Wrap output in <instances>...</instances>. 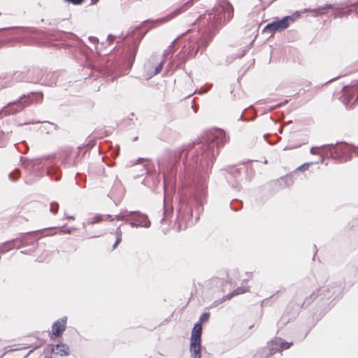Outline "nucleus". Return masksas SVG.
Segmentation results:
<instances>
[{
    "instance_id": "1",
    "label": "nucleus",
    "mask_w": 358,
    "mask_h": 358,
    "mask_svg": "<svg viewBox=\"0 0 358 358\" xmlns=\"http://www.w3.org/2000/svg\"><path fill=\"white\" fill-rule=\"evenodd\" d=\"M355 148L347 143H339L334 146L329 147V151L333 159L341 162H347L351 158V154Z\"/></svg>"
},
{
    "instance_id": "2",
    "label": "nucleus",
    "mask_w": 358,
    "mask_h": 358,
    "mask_svg": "<svg viewBox=\"0 0 358 358\" xmlns=\"http://www.w3.org/2000/svg\"><path fill=\"white\" fill-rule=\"evenodd\" d=\"M294 22V18L291 16H286L280 20H275L268 24L263 29L262 32L273 36L276 31H282L286 29L291 22Z\"/></svg>"
},
{
    "instance_id": "3",
    "label": "nucleus",
    "mask_w": 358,
    "mask_h": 358,
    "mask_svg": "<svg viewBox=\"0 0 358 358\" xmlns=\"http://www.w3.org/2000/svg\"><path fill=\"white\" fill-rule=\"evenodd\" d=\"M268 345V350L265 348L261 349L255 354L254 358H267L269 356L280 352L278 338L271 341Z\"/></svg>"
},
{
    "instance_id": "4",
    "label": "nucleus",
    "mask_w": 358,
    "mask_h": 358,
    "mask_svg": "<svg viewBox=\"0 0 358 358\" xmlns=\"http://www.w3.org/2000/svg\"><path fill=\"white\" fill-rule=\"evenodd\" d=\"M67 317L58 319L52 326V334L55 337H61L66 328Z\"/></svg>"
},
{
    "instance_id": "5",
    "label": "nucleus",
    "mask_w": 358,
    "mask_h": 358,
    "mask_svg": "<svg viewBox=\"0 0 358 358\" xmlns=\"http://www.w3.org/2000/svg\"><path fill=\"white\" fill-rule=\"evenodd\" d=\"M150 222L148 217L143 214L138 213L136 215L135 222H131L132 226H140L143 227H149Z\"/></svg>"
},
{
    "instance_id": "6",
    "label": "nucleus",
    "mask_w": 358,
    "mask_h": 358,
    "mask_svg": "<svg viewBox=\"0 0 358 358\" xmlns=\"http://www.w3.org/2000/svg\"><path fill=\"white\" fill-rule=\"evenodd\" d=\"M201 343L200 341L191 340L190 352L194 358H201Z\"/></svg>"
},
{
    "instance_id": "7",
    "label": "nucleus",
    "mask_w": 358,
    "mask_h": 358,
    "mask_svg": "<svg viewBox=\"0 0 358 358\" xmlns=\"http://www.w3.org/2000/svg\"><path fill=\"white\" fill-rule=\"evenodd\" d=\"M52 352L61 357L66 356L69 354V348L64 343L57 344L52 348Z\"/></svg>"
},
{
    "instance_id": "8",
    "label": "nucleus",
    "mask_w": 358,
    "mask_h": 358,
    "mask_svg": "<svg viewBox=\"0 0 358 358\" xmlns=\"http://www.w3.org/2000/svg\"><path fill=\"white\" fill-rule=\"evenodd\" d=\"M248 292H249V287H245V286L239 287L236 288V289H234L231 293L224 296L222 298L221 302L225 301L227 300H229L230 299H231L234 296H237V295H239V294H244V293H246Z\"/></svg>"
},
{
    "instance_id": "9",
    "label": "nucleus",
    "mask_w": 358,
    "mask_h": 358,
    "mask_svg": "<svg viewBox=\"0 0 358 358\" xmlns=\"http://www.w3.org/2000/svg\"><path fill=\"white\" fill-rule=\"evenodd\" d=\"M210 139L215 142L217 145L222 144L223 139L224 138V132L222 130H215L210 133Z\"/></svg>"
},
{
    "instance_id": "10",
    "label": "nucleus",
    "mask_w": 358,
    "mask_h": 358,
    "mask_svg": "<svg viewBox=\"0 0 358 358\" xmlns=\"http://www.w3.org/2000/svg\"><path fill=\"white\" fill-rule=\"evenodd\" d=\"M202 324L196 323L192 331L191 340L201 341Z\"/></svg>"
},
{
    "instance_id": "11",
    "label": "nucleus",
    "mask_w": 358,
    "mask_h": 358,
    "mask_svg": "<svg viewBox=\"0 0 358 358\" xmlns=\"http://www.w3.org/2000/svg\"><path fill=\"white\" fill-rule=\"evenodd\" d=\"M181 12L182 11L180 9L176 10L174 12L169 14L168 15H166L162 18L158 19L156 22L159 24L166 23L167 22L171 20L172 19H173L176 16H177L180 13H181Z\"/></svg>"
},
{
    "instance_id": "12",
    "label": "nucleus",
    "mask_w": 358,
    "mask_h": 358,
    "mask_svg": "<svg viewBox=\"0 0 358 358\" xmlns=\"http://www.w3.org/2000/svg\"><path fill=\"white\" fill-rule=\"evenodd\" d=\"M113 235L115 236V241L113 244V249H115L117 248L118 244L122 241V232L120 227L117 228Z\"/></svg>"
},
{
    "instance_id": "13",
    "label": "nucleus",
    "mask_w": 358,
    "mask_h": 358,
    "mask_svg": "<svg viewBox=\"0 0 358 358\" xmlns=\"http://www.w3.org/2000/svg\"><path fill=\"white\" fill-rule=\"evenodd\" d=\"M279 348H280V352L283 350L289 349L292 345L293 343H288L283 341L281 338H278Z\"/></svg>"
},
{
    "instance_id": "14",
    "label": "nucleus",
    "mask_w": 358,
    "mask_h": 358,
    "mask_svg": "<svg viewBox=\"0 0 358 358\" xmlns=\"http://www.w3.org/2000/svg\"><path fill=\"white\" fill-rule=\"evenodd\" d=\"M103 220V216L102 215H96L95 216H94L93 217H92L90 219V220L89 221V223L90 224H97V223H100Z\"/></svg>"
},
{
    "instance_id": "15",
    "label": "nucleus",
    "mask_w": 358,
    "mask_h": 358,
    "mask_svg": "<svg viewBox=\"0 0 358 358\" xmlns=\"http://www.w3.org/2000/svg\"><path fill=\"white\" fill-rule=\"evenodd\" d=\"M164 62H161L155 68L154 72L150 73V76L157 75L161 72L163 69Z\"/></svg>"
},
{
    "instance_id": "16",
    "label": "nucleus",
    "mask_w": 358,
    "mask_h": 358,
    "mask_svg": "<svg viewBox=\"0 0 358 358\" xmlns=\"http://www.w3.org/2000/svg\"><path fill=\"white\" fill-rule=\"evenodd\" d=\"M45 343V341L43 339L38 338L36 342L34 343L33 345H30V348H33L34 349H37L42 345H43Z\"/></svg>"
},
{
    "instance_id": "17",
    "label": "nucleus",
    "mask_w": 358,
    "mask_h": 358,
    "mask_svg": "<svg viewBox=\"0 0 358 358\" xmlns=\"http://www.w3.org/2000/svg\"><path fill=\"white\" fill-rule=\"evenodd\" d=\"M210 317V313H203L199 318V322L202 324L203 322H206L209 320Z\"/></svg>"
},
{
    "instance_id": "18",
    "label": "nucleus",
    "mask_w": 358,
    "mask_h": 358,
    "mask_svg": "<svg viewBox=\"0 0 358 358\" xmlns=\"http://www.w3.org/2000/svg\"><path fill=\"white\" fill-rule=\"evenodd\" d=\"M50 210L53 214H57L59 210V204L57 203H51Z\"/></svg>"
},
{
    "instance_id": "19",
    "label": "nucleus",
    "mask_w": 358,
    "mask_h": 358,
    "mask_svg": "<svg viewBox=\"0 0 358 358\" xmlns=\"http://www.w3.org/2000/svg\"><path fill=\"white\" fill-rule=\"evenodd\" d=\"M343 92L345 94H348V96L351 95L352 93H354L355 90L352 87H343Z\"/></svg>"
},
{
    "instance_id": "20",
    "label": "nucleus",
    "mask_w": 358,
    "mask_h": 358,
    "mask_svg": "<svg viewBox=\"0 0 358 358\" xmlns=\"http://www.w3.org/2000/svg\"><path fill=\"white\" fill-rule=\"evenodd\" d=\"M312 163H305L303 164V165L300 166L298 169L300 170V171H304V170H306L308 169V167L310 166V165Z\"/></svg>"
},
{
    "instance_id": "21",
    "label": "nucleus",
    "mask_w": 358,
    "mask_h": 358,
    "mask_svg": "<svg viewBox=\"0 0 358 358\" xmlns=\"http://www.w3.org/2000/svg\"><path fill=\"white\" fill-rule=\"evenodd\" d=\"M69 3H71L74 5H79L83 2L84 0H65Z\"/></svg>"
},
{
    "instance_id": "22",
    "label": "nucleus",
    "mask_w": 358,
    "mask_h": 358,
    "mask_svg": "<svg viewBox=\"0 0 358 358\" xmlns=\"http://www.w3.org/2000/svg\"><path fill=\"white\" fill-rule=\"evenodd\" d=\"M59 233L60 234H70L71 230H64L63 228L59 229Z\"/></svg>"
},
{
    "instance_id": "23",
    "label": "nucleus",
    "mask_w": 358,
    "mask_h": 358,
    "mask_svg": "<svg viewBox=\"0 0 358 358\" xmlns=\"http://www.w3.org/2000/svg\"><path fill=\"white\" fill-rule=\"evenodd\" d=\"M310 152H311L313 155H316V154H317V151L315 150V148H312V149L310 150Z\"/></svg>"
},
{
    "instance_id": "24",
    "label": "nucleus",
    "mask_w": 358,
    "mask_h": 358,
    "mask_svg": "<svg viewBox=\"0 0 358 358\" xmlns=\"http://www.w3.org/2000/svg\"><path fill=\"white\" fill-rule=\"evenodd\" d=\"M66 216L67 219H71V220H74L75 219V217L73 215H71L66 214Z\"/></svg>"
},
{
    "instance_id": "25",
    "label": "nucleus",
    "mask_w": 358,
    "mask_h": 358,
    "mask_svg": "<svg viewBox=\"0 0 358 358\" xmlns=\"http://www.w3.org/2000/svg\"><path fill=\"white\" fill-rule=\"evenodd\" d=\"M325 8H332V5H327L325 7L322 8V10H324Z\"/></svg>"
},
{
    "instance_id": "26",
    "label": "nucleus",
    "mask_w": 358,
    "mask_h": 358,
    "mask_svg": "<svg viewBox=\"0 0 358 358\" xmlns=\"http://www.w3.org/2000/svg\"><path fill=\"white\" fill-rule=\"evenodd\" d=\"M124 216H120V215H118V216H117V220H124Z\"/></svg>"
},
{
    "instance_id": "27",
    "label": "nucleus",
    "mask_w": 358,
    "mask_h": 358,
    "mask_svg": "<svg viewBox=\"0 0 358 358\" xmlns=\"http://www.w3.org/2000/svg\"><path fill=\"white\" fill-rule=\"evenodd\" d=\"M4 113L7 114L8 113H10V108H5Z\"/></svg>"
},
{
    "instance_id": "28",
    "label": "nucleus",
    "mask_w": 358,
    "mask_h": 358,
    "mask_svg": "<svg viewBox=\"0 0 358 358\" xmlns=\"http://www.w3.org/2000/svg\"><path fill=\"white\" fill-rule=\"evenodd\" d=\"M44 358H52L51 357H44Z\"/></svg>"
}]
</instances>
